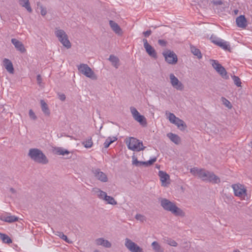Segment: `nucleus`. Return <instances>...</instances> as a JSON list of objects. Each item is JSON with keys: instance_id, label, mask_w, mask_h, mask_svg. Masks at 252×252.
Segmentation results:
<instances>
[{"instance_id": "1", "label": "nucleus", "mask_w": 252, "mask_h": 252, "mask_svg": "<svg viewBox=\"0 0 252 252\" xmlns=\"http://www.w3.org/2000/svg\"><path fill=\"white\" fill-rule=\"evenodd\" d=\"M160 205L164 210L171 212L176 216L182 217L185 216V213L181 209L177 207L175 203L167 199L162 198L160 201Z\"/></svg>"}, {"instance_id": "2", "label": "nucleus", "mask_w": 252, "mask_h": 252, "mask_svg": "<svg viewBox=\"0 0 252 252\" xmlns=\"http://www.w3.org/2000/svg\"><path fill=\"white\" fill-rule=\"evenodd\" d=\"M28 156L34 161L42 164H46L49 160L41 150L37 148H32L29 150Z\"/></svg>"}, {"instance_id": "3", "label": "nucleus", "mask_w": 252, "mask_h": 252, "mask_svg": "<svg viewBox=\"0 0 252 252\" xmlns=\"http://www.w3.org/2000/svg\"><path fill=\"white\" fill-rule=\"evenodd\" d=\"M199 178L203 181L209 182L213 184H218L220 182V178L213 172L204 169H202Z\"/></svg>"}, {"instance_id": "4", "label": "nucleus", "mask_w": 252, "mask_h": 252, "mask_svg": "<svg viewBox=\"0 0 252 252\" xmlns=\"http://www.w3.org/2000/svg\"><path fill=\"white\" fill-rule=\"evenodd\" d=\"M126 143L128 148L134 151L139 152L145 148L143 145L142 142L134 137H129L128 139H126Z\"/></svg>"}, {"instance_id": "5", "label": "nucleus", "mask_w": 252, "mask_h": 252, "mask_svg": "<svg viewBox=\"0 0 252 252\" xmlns=\"http://www.w3.org/2000/svg\"><path fill=\"white\" fill-rule=\"evenodd\" d=\"M79 72L84 75L86 77L91 78L92 80H96L97 76L92 69L85 63H81L77 66Z\"/></svg>"}, {"instance_id": "6", "label": "nucleus", "mask_w": 252, "mask_h": 252, "mask_svg": "<svg viewBox=\"0 0 252 252\" xmlns=\"http://www.w3.org/2000/svg\"><path fill=\"white\" fill-rule=\"evenodd\" d=\"M210 62L213 68L224 79H228V76L225 69L220 64L218 61L211 60Z\"/></svg>"}, {"instance_id": "7", "label": "nucleus", "mask_w": 252, "mask_h": 252, "mask_svg": "<svg viewBox=\"0 0 252 252\" xmlns=\"http://www.w3.org/2000/svg\"><path fill=\"white\" fill-rule=\"evenodd\" d=\"M165 61L169 64H175L177 63L178 58L176 54L169 50H167L162 53Z\"/></svg>"}, {"instance_id": "8", "label": "nucleus", "mask_w": 252, "mask_h": 252, "mask_svg": "<svg viewBox=\"0 0 252 252\" xmlns=\"http://www.w3.org/2000/svg\"><path fill=\"white\" fill-rule=\"evenodd\" d=\"M130 109L134 119L139 122L142 126H147V122L145 117L140 115L135 108L131 107Z\"/></svg>"}, {"instance_id": "9", "label": "nucleus", "mask_w": 252, "mask_h": 252, "mask_svg": "<svg viewBox=\"0 0 252 252\" xmlns=\"http://www.w3.org/2000/svg\"><path fill=\"white\" fill-rule=\"evenodd\" d=\"M125 246L131 252H143V249L128 238L125 239Z\"/></svg>"}, {"instance_id": "10", "label": "nucleus", "mask_w": 252, "mask_h": 252, "mask_svg": "<svg viewBox=\"0 0 252 252\" xmlns=\"http://www.w3.org/2000/svg\"><path fill=\"white\" fill-rule=\"evenodd\" d=\"M169 78L170 83L174 89L178 91H183L184 90V85L179 80L174 74L171 73L169 75Z\"/></svg>"}, {"instance_id": "11", "label": "nucleus", "mask_w": 252, "mask_h": 252, "mask_svg": "<svg viewBox=\"0 0 252 252\" xmlns=\"http://www.w3.org/2000/svg\"><path fill=\"white\" fill-rule=\"evenodd\" d=\"M132 164L137 167H141L142 166H148L152 165L156 161L157 158L155 157L147 161H138L137 158L133 156L132 157Z\"/></svg>"}, {"instance_id": "12", "label": "nucleus", "mask_w": 252, "mask_h": 252, "mask_svg": "<svg viewBox=\"0 0 252 252\" xmlns=\"http://www.w3.org/2000/svg\"><path fill=\"white\" fill-rule=\"evenodd\" d=\"M143 41L144 43V47L147 53L151 57L154 59L157 58V54L155 49L150 45L146 39H143Z\"/></svg>"}, {"instance_id": "13", "label": "nucleus", "mask_w": 252, "mask_h": 252, "mask_svg": "<svg viewBox=\"0 0 252 252\" xmlns=\"http://www.w3.org/2000/svg\"><path fill=\"white\" fill-rule=\"evenodd\" d=\"M94 176L99 181L105 183L108 181V178L105 173L102 172L100 169H94L92 170Z\"/></svg>"}, {"instance_id": "14", "label": "nucleus", "mask_w": 252, "mask_h": 252, "mask_svg": "<svg viewBox=\"0 0 252 252\" xmlns=\"http://www.w3.org/2000/svg\"><path fill=\"white\" fill-rule=\"evenodd\" d=\"M232 187L233 189L234 194L236 196L241 197L246 192V189L244 188L243 186L240 184L233 185Z\"/></svg>"}, {"instance_id": "15", "label": "nucleus", "mask_w": 252, "mask_h": 252, "mask_svg": "<svg viewBox=\"0 0 252 252\" xmlns=\"http://www.w3.org/2000/svg\"><path fill=\"white\" fill-rule=\"evenodd\" d=\"M11 43L14 45L16 50L21 53H24L26 52V49L25 48L24 44L22 42L20 41L16 38L11 39Z\"/></svg>"}, {"instance_id": "16", "label": "nucleus", "mask_w": 252, "mask_h": 252, "mask_svg": "<svg viewBox=\"0 0 252 252\" xmlns=\"http://www.w3.org/2000/svg\"><path fill=\"white\" fill-rule=\"evenodd\" d=\"M19 218L15 216H10L9 214H3L0 216V220L7 222L12 223L18 220Z\"/></svg>"}, {"instance_id": "17", "label": "nucleus", "mask_w": 252, "mask_h": 252, "mask_svg": "<svg viewBox=\"0 0 252 252\" xmlns=\"http://www.w3.org/2000/svg\"><path fill=\"white\" fill-rule=\"evenodd\" d=\"M237 26L239 28H245L247 26V21L244 15H240L236 19Z\"/></svg>"}, {"instance_id": "18", "label": "nucleus", "mask_w": 252, "mask_h": 252, "mask_svg": "<svg viewBox=\"0 0 252 252\" xmlns=\"http://www.w3.org/2000/svg\"><path fill=\"white\" fill-rule=\"evenodd\" d=\"M109 25L112 30L115 33L119 35H122V30L117 23L112 20H110L109 21Z\"/></svg>"}, {"instance_id": "19", "label": "nucleus", "mask_w": 252, "mask_h": 252, "mask_svg": "<svg viewBox=\"0 0 252 252\" xmlns=\"http://www.w3.org/2000/svg\"><path fill=\"white\" fill-rule=\"evenodd\" d=\"M3 65L6 70L10 73H14V67L11 61L7 59H4L3 60Z\"/></svg>"}, {"instance_id": "20", "label": "nucleus", "mask_w": 252, "mask_h": 252, "mask_svg": "<svg viewBox=\"0 0 252 252\" xmlns=\"http://www.w3.org/2000/svg\"><path fill=\"white\" fill-rule=\"evenodd\" d=\"M92 192H93L94 194L96 195L99 199L103 200L105 198L104 196L107 195V193L97 188H93Z\"/></svg>"}, {"instance_id": "21", "label": "nucleus", "mask_w": 252, "mask_h": 252, "mask_svg": "<svg viewBox=\"0 0 252 252\" xmlns=\"http://www.w3.org/2000/svg\"><path fill=\"white\" fill-rule=\"evenodd\" d=\"M55 34L59 40L62 38L68 37L67 34L63 30L59 29L58 28L55 29Z\"/></svg>"}, {"instance_id": "22", "label": "nucleus", "mask_w": 252, "mask_h": 252, "mask_svg": "<svg viewBox=\"0 0 252 252\" xmlns=\"http://www.w3.org/2000/svg\"><path fill=\"white\" fill-rule=\"evenodd\" d=\"M40 104L41 110L45 115L49 116L50 114V111L48 108L47 104L44 101V100H40Z\"/></svg>"}, {"instance_id": "23", "label": "nucleus", "mask_w": 252, "mask_h": 252, "mask_svg": "<svg viewBox=\"0 0 252 252\" xmlns=\"http://www.w3.org/2000/svg\"><path fill=\"white\" fill-rule=\"evenodd\" d=\"M167 136L171 141L177 145L179 144L181 142V138L177 134L172 133H169L167 134Z\"/></svg>"}, {"instance_id": "24", "label": "nucleus", "mask_w": 252, "mask_h": 252, "mask_svg": "<svg viewBox=\"0 0 252 252\" xmlns=\"http://www.w3.org/2000/svg\"><path fill=\"white\" fill-rule=\"evenodd\" d=\"M96 244L97 245H101L108 248L111 247V244L108 240H104L103 238L96 239Z\"/></svg>"}, {"instance_id": "25", "label": "nucleus", "mask_w": 252, "mask_h": 252, "mask_svg": "<svg viewBox=\"0 0 252 252\" xmlns=\"http://www.w3.org/2000/svg\"><path fill=\"white\" fill-rule=\"evenodd\" d=\"M112 63V65H113L116 68H118L120 65V60L119 58L113 55H111L108 59Z\"/></svg>"}, {"instance_id": "26", "label": "nucleus", "mask_w": 252, "mask_h": 252, "mask_svg": "<svg viewBox=\"0 0 252 252\" xmlns=\"http://www.w3.org/2000/svg\"><path fill=\"white\" fill-rule=\"evenodd\" d=\"M158 176L160 177V180L162 183V185L164 186V183L167 180L169 179V176L166 172L162 171H159L158 172Z\"/></svg>"}, {"instance_id": "27", "label": "nucleus", "mask_w": 252, "mask_h": 252, "mask_svg": "<svg viewBox=\"0 0 252 252\" xmlns=\"http://www.w3.org/2000/svg\"><path fill=\"white\" fill-rule=\"evenodd\" d=\"M19 2L20 5L25 7L28 12H32V9L30 6L29 0H19Z\"/></svg>"}, {"instance_id": "28", "label": "nucleus", "mask_w": 252, "mask_h": 252, "mask_svg": "<svg viewBox=\"0 0 252 252\" xmlns=\"http://www.w3.org/2000/svg\"><path fill=\"white\" fill-rule=\"evenodd\" d=\"M54 152L58 155H62L64 156L65 155H67L70 153V152L68 150L63 149L61 147H56L54 149Z\"/></svg>"}, {"instance_id": "29", "label": "nucleus", "mask_w": 252, "mask_h": 252, "mask_svg": "<svg viewBox=\"0 0 252 252\" xmlns=\"http://www.w3.org/2000/svg\"><path fill=\"white\" fill-rule=\"evenodd\" d=\"M54 234L59 236L60 238H61L62 239L65 241L66 243L68 244H72L73 242L70 240H69L67 238V237L64 235L63 232H59V231H56L54 232Z\"/></svg>"}, {"instance_id": "30", "label": "nucleus", "mask_w": 252, "mask_h": 252, "mask_svg": "<svg viewBox=\"0 0 252 252\" xmlns=\"http://www.w3.org/2000/svg\"><path fill=\"white\" fill-rule=\"evenodd\" d=\"M168 119L171 124H174L175 125L178 122V121L180 120L179 118L176 117L173 113L170 112L168 113Z\"/></svg>"}, {"instance_id": "31", "label": "nucleus", "mask_w": 252, "mask_h": 252, "mask_svg": "<svg viewBox=\"0 0 252 252\" xmlns=\"http://www.w3.org/2000/svg\"><path fill=\"white\" fill-rule=\"evenodd\" d=\"M117 140L116 137H108L104 143V147L105 149L108 148L110 145Z\"/></svg>"}, {"instance_id": "32", "label": "nucleus", "mask_w": 252, "mask_h": 252, "mask_svg": "<svg viewBox=\"0 0 252 252\" xmlns=\"http://www.w3.org/2000/svg\"><path fill=\"white\" fill-rule=\"evenodd\" d=\"M59 41L63 44V46L67 49H69L71 47V44L68 39V37L64 38H62Z\"/></svg>"}, {"instance_id": "33", "label": "nucleus", "mask_w": 252, "mask_h": 252, "mask_svg": "<svg viewBox=\"0 0 252 252\" xmlns=\"http://www.w3.org/2000/svg\"><path fill=\"white\" fill-rule=\"evenodd\" d=\"M221 47L222 49L225 50H228L230 51V47L229 43L225 41L224 40L221 39V41L220 42L219 45H218Z\"/></svg>"}, {"instance_id": "34", "label": "nucleus", "mask_w": 252, "mask_h": 252, "mask_svg": "<svg viewBox=\"0 0 252 252\" xmlns=\"http://www.w3.org/2000/svg\"><path fill=\"white\" fill-rule=\"evenodd\" d=\"M152 247L155 252H164L161 246L156 241L152 243Z\"/></svg>"}, {"instance_id": "35", "label": "nucleus", "mask_w": 252, "mask_h": 252, "mask_svg": "<svg viewBox=\"0 0 252 252\" xmlns=\"http://www.w3.org/2000/svg\"><path fill=\"white\" fill-rule=\"evenodd\" d=\"M82 145L86 148H90L93 146V142L92 137L86 139L82 143Z\"/></svg>"}, {"instance_id": "36", "label": "nucleus", "mask_w": 252, "mask_h": 252, "mask_svg": "<svg viewBox=\"0 0 252 252\" xmlns=\"http://www.w3.org/2000/svg\"><path fill=\"white\" fill-rule=\"evenodd\" d=\"M190 50L191 53L194 55L197 56L198 59H201L202 58V55L200 50L195 47L191 46L190 47Z\"/></svg>"}, {"instance_id": "37", "label": "nucleus", "mask_w": 252, "mask_h": 252, "mask_svg": "<svg viewBox=\"0 0 252 252\" xmlns=\"http://www.w3.org/2000/svg\"><path fill=\"white\" fill-rule=\"evenodd\" d=\"M0 238L4 243L10 244L12 242V240L6 234L0 233Z\"/></svg>"}, {"instance_id": "38", "label": "nucleus", "mask_w": 252, "mask_h": 252, "mask_svg": "<svg viewBox=\"0 0 252 252\" xmlns=\"http://www.w3.org/2000/svg\"><path fill=\"white\" fill-rule=\"evenodd\" d=\"M105 198L104 199V200L107 202L108 204H111V205H116L117 204V202L115 200V199L110 196H108L106 195V196H104Z\"/></svg>"}, {"instance_id": "39", "label": "nucleus", "mask_w": 252, "mask_h": 252, "mask_svg": "<svg viewBox=\"0 0 252 252\" xmlns=\"http://www.w3.org/2000/svg\"><path fill=\"white\" fill-rule=\"evenodd\" d=\"M175 125L182 131L184 130L187 127L185 123L181 119L178 121Z\"/></svg>"}, {"instance_id": "40", "label": "nucleus", "mask_w": 252, "mask_h": 252, "mask_svg": "<svg viewBox=\"0 0 252 252\" xmlns=\"http://www.w3.org/2000/svg\"><path fill=\"white\" fill-rule=\"evenodd\" d=\"M202 169H199L197 167H193L190 169V172L193 175H197L199 177L200 173Z\"/></svg>"}, {"instance_id": "41", "label": "nucleus", "mask_w": 252, "mask_h": 252, "mask_svg": "<svg viewBox=\"0 0 252 252\" xmlns=\"http://www.w3.org/2000/svg\"><path fill=\"white\" fill-rule=\"evenodd\" d=\"M221 101L223 105H224L227 108L230 109L232 108V106L229 100H228L226 98L224 97H222L221 98Z\"/></svg>"}, {"instance_id": "42", "label": "nucleus", "mask_w": 252, "mask_h": 252, "mask_svg": "<svg viewBox=\"0 0 252 252\" xmlns=\"http://www.w3.org/2000/svg\"><path fill=\"white\" fill-rule=\"evenodd\" d=\"M232 79L234 81V83L235 85H236L237 87H241V82L240 79L235 75H233L232 76Z\"/></svg>"}, {"instance_id": "43", "label": "nucleus", "mask_w": 252, "mask_h": 252, "mask_svg": "<svg viewBox=\"0 0 252 252\" xmlns=\"http://www.w3.org/2000/svg\"><path fill=\"white\" fill-rule=\"evenodd\" d=\"M212 42L217 45H218L221 39L215 36H212L210 38Z\"/></svg>"}, {"instance_id": "44", "label": "nucleus", "mask_w": 252, "mask_h": 252, "mask_svg": "<svg viewBox=\"0 0 252 252\" xmlns=\"http://www.w3.org/2000/svg\"><path fill=\"white\" fill-rule=\"evenodd\" d=\"M166 243L169 245L173 247H177L178 245L177 243L175 241L172 240L171 239L167 240Z\"/></svg>"}, {"instance_id": "45", "label": "nucleus", "mask_w": 252, "mask_h": 252, "mask_svg": "<svg viewBox=\"0 0 252 252\" xmlns=\"http://www.w3.org/2000/svg\"><path fill=\"white\" fill-rule=\"evenodd\" d=\"M135 218L137 220H140L141 222L146 220L145 217L141 214H136Z\"/></svg>"}, {"instance_id": "46", "label": "nucleus", "mask_w": 252, "mask_h": 252, "mask_svg": "<svg viewBox=\"0 0 252 252\" xmlns=\"http://www.w3.org/2000/svg\"><path fill=\"white\" fill-rule=\"evenodd\" d=\"M29 116L31 118V119L33 120H35L37 119L36 116L32 109H30L29 110Z\"/></svg>"}, {"instance_id": "47", "label": "nucleus", "mask_w": 252, "mask_h": 252, "mask_svg": "<svg viewBox=\"0 0 252 252\" xmlns=\"http://www.w3.org/2000/svg\"><path fill=\"white\" fill-rule=\"evenodd\" d=\"M40 10V13L42 16H45L47 13L46 9L44 8L42 5L39 6Z\"/></svg>"}, {"instance_id": "48", "label": "nucleus", "mask_w": 252, "mask_h": 252, "mask_svg": "<svg viewBox=\"0 0 252 252\" xmlns=\"http://www.w3.org/2000/svg\"><path fill=\"white\" fill-rule=\"evenodd\" d=\"M158 43L159 45L162 47L166 46L167 44V41L163 39H159L158 40Z\"/></svg>"}, {"instance_id": "49", "label": "nucleus", "mask_w": 252, "mask_h": 252, "mask_svg": "<svg viewBox=\"0 0 252 252\" xmlns=\"http://www.w3.org/2000/svg\"><path fill=\"white\" fill-rule=\"evenodd\" d=\"M152 33V31L151 30H148L146 32H143V34L145 37H149Z\"/></svg>"}, {"instance_id": "50", "label": "nucleus", "mask_w": 252, "mask_h": 252, "mask_svg": "<svg viewBox=\"0 0 252 252\" xmlns=\"http://www.w3.org/2000/svg\"><path fill=\"white\" fill-rule=\"evenodd\" d=\"M59 98L62 101H64L65 99V95L63 94H58Z\"/></svg>"}, {"instance_id": "51", "label": "nucleus", "mask_w": 252, "mask_h": 252, "mask_svg": "<svg viewBox=\"0 0 252 252\" xmlns=\"http://www.w3.org/2000/svg\"><path fill=\"white\" fill-rule=\"evenodd\" d=\"M36 80H37L38 84L40 86L41 82H42V78H41V76H40V75L38 74L37 76Z\"/></svg>"}, {"instance_id": "52", "label": "nucleus", "mask_w": 252, "mask_h": 252, "mask_svg": "<svg viewBox=\"0 0 252 252\" xmlns=\"http://www.w3.org/2000/svg\"><path fill=\"white\" fill-rule=\"evenodd\" d=\"M214 3L215 5H221L222 4V2L221 0H217L214 1Z\"/></svg>"}, {"instance_id": "53", "label": "nucleus", "mask_w": 252, "mask_h": 252, "mask_svg": "<svg viewBox=\"0 0 252 252\" xmlns=\"http://www.w3.org/2000/svg\"><path fill=\"white\" fill-rule=\"evenodd\" d=\"M10 191L12 193H13V194H15L16 193V190L14 189L13 188H10Z\"/></svg>"}, {"instance_id": "54", "label": "nucleus", "mask_w": 252, "mask_h": 252, "mask_svg": "<svg viewBox=\"0 0 252 252\" xmlns=\"http://www.w3.org/2000/svg\"><path fill=\"white\" fill-rule=\"evenodd\" d=\"M233 252H240L238 250H236Z\"/></svg>"}, {"instance_id": "55", "label": "nucleus", "mask_w": 252, "mask_h": 252, "mask_svg": "<svg viewBox=\"0 0 252 252\" xmlns=\"http://www.w3.org/2000/svg\"><path fill=\"white\" fill-rule=\"evenodd\" d=\"M94 252H100V251H98V250H94Z\"/></svg>"}, {"instance_id": "56", "label": "nucleus", "mask_w": 252, "mask_h": 252, "mask_svg": "<svg viewBox=\"0 0 252 252\" xmlns=\"http://www.w3.org/2000/svg\"><path fill=\"white\" fill-rule=\"evenodd\" d=\"M237 12H238V10H235V12L236 14H237Z\"/></svg>"}]
</instances>
